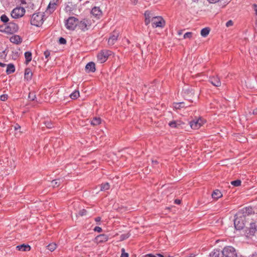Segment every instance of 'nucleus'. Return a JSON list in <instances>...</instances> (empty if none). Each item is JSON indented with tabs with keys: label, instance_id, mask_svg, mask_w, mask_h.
I'll list each match as a JSON object with an SVG mask.
<instances>
[{
	"label": "nucleus",
	"instance_id": "nucleus-9",
	"mask_svg": "<svg viewBox=\"0 0 257 257\" xmlns=\"http://www.w3.org/2000/svg\"><path fill=\"white\" fill-rule=\"evenodd\" d=\"M25 13V10L23 7H17L13 9L11 12V16L14 19L22 17Z\"/></svg>",
	"mask_w": 257,
	"mask_h": 257
},
{
	"label": "nucleus",
	"instance_id": "nucleus-51",
	"mask_svg": "<svg viewBox=\"0 0 257 257\" xmlns=\"http://www.w3.org/2000/svg\"><path fill=\"white\" fill-rule=\"evenodd\" d=\"M15 130H18L19 129H20L21 128V126L20 125H19L18 124H16L15 126Z\"/></svg>",
	"mask_w": 257,
	"mask_h": 257
},
{
	"label": "nucleus",
	"instance_id": "nucleus-64",
	"mask_svg": "<svg viewBox=\"0 0 257 257\" xmlns=\"http://www.w3.org/2000/svg\"><path fill=\"white\" fill-rule=\"evenodd\" d=\"M242 209H252V208L251 207H245L243 208Z\"/></svg>",
	"mask_w": 257,
	"mask_h": 257
},
{
	"label": "nucleus",
	"instance_id": "nucleus-16",
	"mask_svg": "<svg viewBox=\"0 0 257 257\" xmlns=\"http://www.w3.org/2000/svg\"><path fill=\"white\" fill-rule=\"evenodd\" d=\"M91 13L97 19H99L102 16V12L99 7H95L92 8Z\"/></svg>",
	"mask_w": 257,
	"mask_h": 257
},
{
	"label": "nucleus",
	"instance_id": "nucleus-50",
	"mask_svg": "<svg viewBox=\"0 0 257 257\" xmlns=\"http://www.w3.org/2000/svg\"><path fill=\"white\" fill-rule=\"evenodd\" d=\"M181 202V200L178 199H176L174 200V203L177 204H180Z\"/></svg>",
	"mask_w": 257,
	"mask_h": 257
},
{
	"label": "nucleus",
	"instance_id": "nucleus-6",
	"mask_svg": "<svg viewBox=\"0 0 257 257\" xmlns=\"http://www.w3.org/2000/svg\"><path fill=\"white\" fill-rule=\"evenodd\" d=\"M18 26L15 23H8L4 29V32L7 34H12L18 31Z\"/></svg>",
	"mask_w": 257,
	"mask_h": 257
},
{
	"label": "nucleus",
	"instance_id": "nucleus-32",
	"mask_svg": "<svg viewBox=\"0 0 257 257\" xmlns=\"http://www.w3.org/2000/svg\"><path fill=\"white\" fill-rule=\"evenodd\" d=\"M256 231L255 225L254 223H251L250 224V227L249 232L250 234H253Z\"/></svg>",
	"mask_w": 257,
	"mask_h": 257
},
{
	"label": "nucleus",
	"instance_id": "nucleus-46",
	"mask_svg": "<svg viewBox=\"0 0 257 257\" xmlns=\"http://www.w3.org/2000/svg\"><path fill=\"white\" fill-rule=\"evenodd\" d=\"M45 56V58L46 59H48V57L50 56V51H49L48 50H47L46 51L44 52V53Z\"/></svg>",
	"mask_w": 257,
	"mask_h": 257
},
{
	"label": "nucleus",
	"instance_id": "nucleus-41",
	"mask_svg": "<svg viewBox=\"0 0 257 257\" xmlns=\"http://www.w3.org/2000/svg\"><path fill=\"white\" fill-rule=\"evenodd\" d=\"M120 257H128V254L125 252V250L123 248L121 249V254Z\"/></svg>",
	"mask_w": 257,
	"mask_h": 257
},
{
	"label": "nucleus",
	"instance_id": "nucleus-43",
	"mask_svg": "<svg viewBox=\"0 0 257 257\" xmlns=\"http://www.w3.org/2000/svg\"><path fill=\"white\" fill-rule=\"evenodd\" d=\"M28 97L30 100L33 101L36 98V95L30 93Z\"/></svg>",
	"mask_w": 257,
	"mask_h": 257
},
{
	"label": "nucleus",
	"instance_id": "nucleus-63",
	"mask_svg": "<svg viewBox=\"0 0 257 257\" xmlns=\"http://www.w3.org/2000/svg\"><path fill=\"white\" fill-rule=\"evenodd\" d=\"M178 35H182V31H178Z\"/></svg>",
	"mask_w": 257,
	"mask_h": 257
},
{
	"label": "nucleus",
	"instance_id": "nucleus-49",
	"mask_svg": "<svg viewBox=\"0 0 257 257\" xmlns=\"http://www.w3.org/2000/svg\"><path fill=\"white\" fill-rule=\"evenodd\" d=\"M210 3L215 4L218 2L220 0H207Z\"/></svg>",
	"mask_w": 257,
	"mask_h": 257
},
{
	"label": "nucleus",
	"instance_id": "nucleus-14",
	"mask_svg": "<svg viewBox=\"0 0 257 257\" xmlns=\"http://www.w3.org/2000/svg\"><path fill=\"white\" fill-rule=\"evenodd\" d=\"M58 0H53L51 1L47 7V13L52 14L56 9L57 3Z\"/></svg>",
	"mask_w": 257,
	"mask_h": 257
},
{
	"label": "nucleus",
	"instance_id": "nucleus-33",
	"mask_svg": "<svg viewBox=\"0 0 257 257\" xmlns=\"http://www.w3.org/2000/svg\"><path fill=\"white\" fill-rule=\"evenodd\" d=\"M241 181L239 180H236L231 182V184L235 187H238L241 185Z\"/></svg>",
	"mask_w": 257,
	"mask_h": 257
},
{
	"label": "nucleus",
	"instance_id": "nucleus-4",
	"mask_svg": "<svg viewBox=\"0 0 257 257\" xmlns=\"http://www.w3.org/2000/svg\"><path fill=\"white\" fill-rule=\"evenodd\" d=\"M152 25L153 28H164L165 26V21L160 16H155L152 19Z\"/></svg>",
	"mask_w": 257,
	"mask_h": 257
},
{
	"label": "nucleus",
	"instance_id": "nucleus-25",
	"mask_svg": "<svg viewBox=\"0 0 257 257\" xmlns=\"http://www.w3.org/2000/svg\"><path fill=\"white\" fill-rule=\"evenodd\" d=\"M15 71V65L13 64H9L7 65V68L6 70V73L7 74H10L14 73Z\"/></svg>",
	"mask_w": 257,
	"mask_h": 257
},
{
	"label": "nucleus",
	"instance_id": "nucleus-57",
	"mask_svg": "<svg viewBox=\"0 0 257 257\" xmlns=\"http://www.w3.org/2000/svg\"><path fill=\"white\" fill-rule=\"evenodd\" d=\"M252 113L254 115L257 114V108H255L253 110Z\"/></svg>",
	"mask_w": 257,
	"mask_h": 257
},
{
	"label": "nucleus",
	"instance_id": "nucleus-45",
	"mask_svg": "<svg viewBox=\"0 0 257 257\" xmlns=\"http://www.w3.org/2000/svg\"><path fill=\"white\" fill-rule=\"evenodd\" d=\"M86 213V210H80L79 211L78 214L80 216H82L85 215Z\"/></svg>",
	"mask_w": 257,
	"mask_h": 257
},
{
	"label": "nucleus",
	"instance_id": "nucleus-42",
	"mask_svg": "<svg viewBox=\"0 0 257 257\" xmlns=\"http://www.w3.org/2000/svg\"><path fill=\"white\" fill-rule=\"evenodd\" d=\"M8 99V95L3 94L0 96V99L2 101H6Z\"/></svg>",
	"mask_w": 257,
	"mask_h": 257
},
{
	"label": "nucleus",
	"instance_id": "nucleus-2",
	"mask_svg": "<svg viewBox=\"0 0 257 257\" xmlns=\"http://www.w3.org/2000/svg\"><path fill=\"white\" fill-rule=\"evenodd\" d=\"M44 15L41 13H35L32 15L31 24L32 25L40 27L44 22Z\"/></svg>",
	"mask_w": 257,
	"mask_h": 257
},
{
	"label": "nucleus",
	"instance_id": "nucleus-34",
	"mask_svg": "<svg viewBox=\"0 0 257 257\" xmlns=\"http://www.w3.org/2000/svg\"><path fill=\"white\" fill-rule=\"evenodd\" d=\"M130 233L127 232L126 233L122 234L120 236V240L122 241L124 240L130 236Z\"/></svg>",
	"mask_w": 257,
	"mask_h": 257
},
{
	"label": "nucleus",
	"instance_id": "nucleus-40",
	"mask_svg": "<svg viewBox=\"0 0 257 257\" xmlns=\"http://www.w3.org/2000/svg\"><path fill=\"white\" fill-rule=\"evenodd\" d=\"M59 43L60 44H63V45L66 44V40L65 38H64L63 37H60L59 39Z\"/></svg>",
	"mask_w": 257,
	"mask_h": 257
},
{
	"label": "nucleus",
	"instance_id": "nucleus-54",
	"mask_svg": "<svg viewBox=\"0 0 257 257\" xmlns=\"http://www.w3.org/2000/svg\"><path fill=\"white\" fill-rule=\"evenodd\" d=\"M197 120H198L199 124H200L201 126L202 124L203 120L201 118L197 119Z\"/></svg>",
	"mask_w": 257,
	"mask_h": 257
},
{
	"label": "nucleus",
	"instance_id": "nucleus-20",
	"mask_svg": "<svg viewBox=\"0 0 257 257\" xmlns=\"http://www.w3.org/2000/svg\"><path fill=\"white\" fill-rule=\"evenodd\" d=\"M156 16L154 14L150 11H146V25H147L150 23L152 19L155 17Z\"/></svg>",
	"mask_w": 257,
	"mask_h": 257
},
{
	"label": "nucleus",
	"instance_id": "nucleus-55",
	"mask_svg": "<svg viewBox=\"0 0 257 257\" xmlns=\"http://www.w3.org/2000/svg\"><path fill=\"white\" fill-rule=\"evenodd\" d=\"M101 220V217H97L95 218V221L96 222H99Z\"/></svg>",
	"mask_w": 257,
	"mask_h": 257
},
{
	"label": "nucleus",
	"instance_id": "nucleus-28",
	"mask_svg": "<svg viewBox=\"0 0 257 257\" xmlns=\"http://www.w3.org/2000/svg\"><path fill=\"white\" fill-rule=\"evenodd\" d=\"M210 29L208 27L204 28L202 29L201 31V35L202 36L205 37H206L209 33Z\"/></svg>",
	"mask_w": 257,
	"mask_h": 257
},
{
	"label": "nucleus",
	"instance_id": "nucleus-53",
	"mask_svg": "<svg viewBox=\"0 0 257 257\" xmlns=\"http://www.w3.org/2000/svg\"><path fill=\"white\" fill-rule=\"evenodd\" d=\"M146 257H156L155 255L149 253L147 254H146Z\"/></svg>",
	"mask_w": 257,
	"mask_h": 257
},
{
	"label": "nucleus",
	"instance_id": "nucleus-7",
	"mask_svg": "<svg viewBox=\"0 0 257 257\" xmlns=\"http://www.w3.org/2000/svg\"><path fill=\"white\" fill-rule=\"evenodd\" d=\"M77 26L79 29L83 32L88 30L91 26L90 21L87 19H84L80 21H78Z\"/></svg>",
	"mask_w": 257,
	"mask_h": 257
},
{
	"label": "nucleus",
	"instance_id": "nucleus-21",
	"mask_svg": "<svg viewBox=\"0 0 257 257\" xmlns=\"http://www.w3.org/2000/svg\"><path fill=\"white\" fill-rule=\"evenodd\" d=\"M10 40L12 43H15L16 44H20L22 42V39L21 37L20 36H19V35L13 36L12 37H11L10 38Z\"/></svg>",
	"mask_w": 257,
	"mask_h": 257
},
{
	"label": "nucleus",
	"instance_id": "nucleus-59",
	"mask_svg": "<svg viewBox=\"0 0 257 257\" xmlns=\"http://www.w3.org/2000/svg\"><path fill=\"white\" fill-rule=\"evenodd\" d=\"M131 1L133 4L135 5H136L138 2V0H131Z\"/></svg>",
	"mask_w": 257,
	"mask_h": 257
},
{
	"label": "nucleus",
	"instance_id": "nucleus-15",
	"mask_svg": "<svg viewBox=\"0 0 257 257\" xmlns=\"http://www.w3.org/2000/svg\"><path fill=\"white\" fill-rule=\"evenodd\" d=\"M108 239V236L105 234H99L95 238L96 242L98 243L106 242Z\"/></svg>",
	"mask_w": 257,
	"mask_h": 257
},
{
	"label": "nucleus",
	"instance_id": "nucleus-52",
	"mask_svg": "<svg viewBox=\"0 0 257 257\" xmlns=\"http://www.w3.org/2000/svg\"><path fill=\"white\" fill-rule=\"evenodd\" d=\"M49 206H47V204H46L45 207H49V208H51V207H53V205L54 204L53 203H49L48 204Z\"/></svg>",
	"mask_w": 257,
	"mask_h": 257
},
{
	"label": "nucleus",
	"instance_id": "nucleus-18",
	"mask_svg": "<svg viewBox=\"0 0 257 257\" xmlns=\"http://www.w3.org/2000/svg\"><path fill=\"white\" fill-rule=\"evenodd\" d=\"M16 249L19 251H27L31 250V246L29 244H22L16 246Z\"/></svg>",
	"mask_w": 257,
	"mask_h": 257
},
{
	"label": "nucleus",
	"instance_id": "nucleus-48",
	"mask_svg": "<svg viewBox=\"0 0 257 257\" xmlns=\"http://www.w3.org/2000/svg\"><path fill=\"white\" fill-rule=\"evenodd\" d=\"M233 25V22L231 20H229L226 23V26L227 27H229L230 26H232Z\"/></svg>",
	"mask_w": 257,
	"mask_h": 257
},
{
	"label": "nucleus",
	"instance_id": "nucleus-60",
	"mask_svg": "<svg viewBox=\"0 0 257 257\" xmlns=\"http://www.w3.org/2000/svg\"><path fill=\"white\" fill-rule=\"evenodd\" d=\"M6 66V64H4V63H3L2 62H0V66L1 67H4Z\"/></svg>",
	"mask_w": 257,
	"mask_h": 257
},
{
	"label": "nucleus",
	"instance_id": "nucleus-26",
	"mask_svg": "<svg viewBox=\"0 0 257 257\" xmlns=\"http://www.w3.org/2000/svg\"><path fill=\"white\" fill-rule=\"evenodd\" d=\"M32 53L30 51H27L25 53V57L26 59L25 64L28 65L32 60Z\"/></svg>",
	"mask_w": 257,
	"mask_h": 257
},
{
	"label": "nucleus",
	"instance_id": "nucleus-8",
	"mask_svg": "<svg viewBox=\"0 0 257 257\" xmlns=\"http://www.w3.org/2000/svg\"><path fill=\"white\" fill-rule=\"evenodd\" d=\"M223 254L225 257H237L235 249L231 246H226L223 248Z\"/></svg>",
	"mask_w": 257,
	"mask_h": 257
},
{
	"label": "nucleus",
	"instance_id": "nucleus-1",
	"mask_svg": "<svg viewBox=\"0 0 257 257\" xmlns=\"http://www.w3.org/2000/svg\"><path fill=\"white\" fill-rule=\"evenodd\" d=\"M252 210H239L234 216V225L236 229L241 230L244 227L245 217L249 214H254Z\"/></svg>",
	"mask_w": 257,
	"mask_h": 257
},
{
	"label": "nucleus",
	"instance_id": "nucleus-24",
	"mask_svg": "<svg viewBox=\"0 0 257 257\" xmlns=\"http://www.w3.org/2000/svg\"><path fill=\"white\" fill-rule=\"evenodd\" d=\"M190 127L193 129H198L200 127V125L199 124L198 120H192L189 122Z\"/></svg>",
	"mask_w": 257,
	"mask_h": 257
},
{
	"label": "nucleus",
	"instance_id": "nucleus-47",
	"mask_svg": "<svg viewBox=\"0 0 257 257\" xmlns=\"http://www.w3.org/2000/svg\"><path fill=\"white\" fill-rule=\"evenodd\" d=\"M252 8L254 9V11H255V14L257 16V5L255 4H254L252 5Z\"/></svg>",
	"mask_w": 257,
	"mask_h": 257
},
{
	"label": "nucleus",
	"instance_id": "nucleus-5",
	"mask_svg": "<svg viewBox=\"0 0 257 257\" xmlns=\"http://www.w3.org/2000/svg\"><path fill=\"white\" fill-rule=\"evenodd\" d=\"M78 19L74 17H70L65 22V26L69 30H74L77 26Z\"/></svg>",
	"mask_w": 257,
	"mask_h": 257
},
{
	"label": "nucleus",
	"instance_id": "nucleus-30",
	"mask_svg": "<svg viewBox=\"0 0 257 257\" xmlns=\"http://www.w3.org/2000/svg\"><path fill=\"white\" fill-rule=\"evenodd\" d=\"M186 107L183 102L174 103V108L175 109H180L181 108Z\"/></svg>",
	"mask_w": 257,
	"mask_h": 257
},
{
	"label": "nucleus",
	"instance_id": "nucleus-35",
	"mask_svg": "<svg viewBox=\"0 0 257 257\" xmlns=\"http://www.w3.org/2000/svg\"><path fill=\"white\" fill-rule=\"evenodd\" d=\"M56 248L55 243H51L47 246V249L51 251L54 250Z\"/></svg>",
	"mask_w": 257,
	"mask_h": 257
},
{
	"label": "nucleus",
	"instance_id": "nucleus-38",
	"mask_svg": "<svg viewBox=\"0 0 257 257\" xmlns=\"http://www.w3.org/2000/svg\"><path fill=\"white\" fill-rule=\"evenodd\" d=\"M51 184L53 187H58L60 185V180H54L51 182Z\"/></svg>",
	"mask_w": 257,
	"mask_h": 257
},
{
	"label": "nucleus",
	"instance_id": "nucleus-13",
	"mask_svg": "<svg viewBox=\"0 0 257 257\" xmlns=\"http://www.w3.org/2000/svg\"><path fill=\"white\" fill-rule=\"evenodd\" d=\"M169 125L172 128H182L184 123L181 120H173L171 121L168 123Z\"/></svg>",
	"mask_w": 257,
	"mask_h": 257
},
{
	"label": "nucleus",
	"instance_id": "nucleus-56",
	"mask_svg": "<svg viewBox=\"0 0 257 257\" xmlns=\"http://www.w3.org/2000/svg\"><path fill=\"white\" fill-rule=\"evenodd\" d=\"M78 202H74L73 203V207H74V208L79 207V206H77V205L78 204Z\"/></svg>",
	"mask_w": 257,
	"mask_h": 257
},
{
	"label": "nucleus",
	"instance_id": "nucleus-12",
	"mask_svg": "<svg viewBox=\"0 0 257 257\" xmlns=\"http://www.w3.org/2000/svg\"><path fill=\"white\" fill-rule=\"evenodd\" d=\"M194 94V92L192 89H186L184 91V97L185 99L192 102H193L192 98Z\"/></svg>",
	"mask_w": 257,
	"mask_h": 257
},
{
	"label": "nucleus",
	"instance_id": "nucleus-36",
	"mask_svg": "<svg viewBox=\"0 0 257 257\" xmlns=\"http://www.w3.org/2000/svg\"><path fill=\"white\" fill-rule=\"evenodd\" d=\"M1 20L4 23H7L9 21V19L6 15H3L1 17Z\"/></svg>",
	"mask_w": 257,
	"mask_h": 257
},
{
	"label": "nucleus",
	"instance_id": "nucleus-27",
	"mask_svg": "<svg viewBox=\"0 0 257 257\" xmlns=\"http://www.w3.org/2000/svg\"><path fill=\"white\" fill-rule=\"evenodd\" d=\"M101 122V119L100 117H93V118L91 120V124L92 125L95 126V125H97L100 124Z\"/></svg>",
	"mask_w": 257,
	"mask_h": 257
},
{
	"label": "nucleus",
	"instance_id": "nucleus-31",
	"mask_svg": "<svg viewBox=\"0 0 257 257\" xmlns=\"http://www.w3.org/2000/svg\"><path fill=\"white\" fill-rule=\"evenodd\" d=\"M79 96V92L78 90H75L70 95V97L72 99H75Z\"/></svg>",
	"mask_w": 257,
	"mask_h": 257
},
{
	"label": "nucleus",
	"instance_id": "nucleus-19",
	"mask_svg": "<svg viewBox=\"0 0 257 257\" xmlns=\"http://www.w3.org/2000/svg\"><path fill=\"white\" fill-rule=\"evenodd\" d=\"M210 257H224L223 249L222 251L214 249L210 253Z\"/></svg>",
	"mask_w": 257,
	"mask_h": 257
},
{
	"label": "nucleus",
	"instance_id": "nucleus-22",
	"mask_svg": "<svg viewBox=\"0 0 257 257\" xmlns=\"http://www.w3.org/2000/svg\"><path fill=\"white\" fill-rule=\"evenodd\" d=\"M25 79L27 81L30 80L32 79L33 73L29 68H27L25 70Z\"/></svg>",
	"mask_w": 257,
	"mask_h": 257
},
{
	"label": "nucleus",
	"instance_id": "nucleus-37",
	"mask_svg": "<svg viewBox=\"0 0 257 257\" xmlns=\"http://www.w3.org/2000/svg\"><path fill=\"white\" fill-rule=\"evenodd\" d=\"M44 124L48 128H51L53 127V124L51 121L47 120L44 121Z\"/></svg>",
	"mask_w": 257,
	"mask_h": 257
},
{
	"label": "nucleus",
	"instance_id": "nucleus-58",
	"mask_svg": "<svg viewBox=\"0 0 257 257\" xmlns=\"http://www.w3.org/2000/svg\"><path fill=\"white\" fill-rule=\"evenodd\" d=\"M5 27L3 26H0V31L2 32H4V29Z\"/></svg>",
	"mask_w": 257,
	"mask_h": 257
},
{
	"label": "nucleus",
	"instance_id": "nucleus-62",
	"mask_svg": "<svg viewBox=\"0 0 257 257\" xmlns=\"http://www.w3.org/2000/svg\"><path fill=\"white\" fill-rule=\"evenodd\" d=\"M157 255L159 256V257H164V256L162 254H160V253H158L157 254Z\"/></svg>",
	"mask_w": 257,
	"mask_h": 257
},
{
	"label": "nucleus",
	"instance_id": "nucleus-39",
	"mask_svg": "<svg viewBox=\"0 0 257 257\" xmlns=\"http://www.w3.org/2000/svg\"><path fill=\"white\" fill-rule=\"evenodd\" d=\"M192 35L193 33L192 32H187L184 35L183 38L184 39H190L192 37Z\"/></svg>",
	"mask_w": 257,
	"mask_h": 257
},
{
	"label": "nucleus",
	"instance_id": "nucleus-23",
	"mask_svg": "<svg viewBox=\"0 0 257 257\" xmlns=\"http://www.w3.org/2000/svg\"><path fill=\"white\" fill-rule=\"evenodd\" d=\"M212 197L214 199H218L222 196L221 192L218 189L215 190L211 194Z\"/></svg>",
	"mask_w": 257,
	"mask_h": 257
},
{
	"label": "nucleus",
	"instance_id": "nucleus-3",
	"mask_svg": "<svg viewBox=\"0 0 257 257\" xmlns=\"http://www.w3.org/2000/svg\"><path fill=\"white\" fill-rule=\"evenodd\" d=\"M113 54L112 52L108 50H101L97 56V61L100 63H103L105 62L109 56L112 55Z\"/></svg>",
	"mask_w": 257,
	"mask_h": 257
},
{
	"label": "nucleus",
	"instance_id": "nucleus-44",
	"mask_svg": "<svg viewBox=\"0 0 257 257\" xmlns=\"http://www.w3.org/2000/svg\"><path fill=\"white\" fill-rule=\"evenodd\" d=\"M93 230L98 232H101L102 231V228L99 226H95Z\"/></svg>",
	"mask_w": 257,
	"mask_h": 257
},
{
	"label": "nucleus",
	"instance_id": "nucleus-10",
	"mask_svg": "<svg viewBox=\"0 0 257 257\" xmlns=\"http://www.w3.org/2000/svg\"><path fill=\"white\" fill-rule=\"evenodd\" d=\"M119 35V32L118 31L116 30L113 31L108 39V44L109 45H113L114 44L117 40Z\"/></svg>",
	"mask_w": 257,
	"mask_h": 257
},
{
	"label": "nucleus",
	"instance_id": "nucleus-29",
	"mask_svg": "<svg viewBox=\"0 0 257 257\" xmlns=\"http://www.w3.org/2000/svg\"><path fill=\"white\" fill-rule=\"evenodd\" d=\"M110 185L108 183H102L100 185V190L106 191L109 189Z\"/></svg>",
	"mask_w": 257,
	"mask_h": 257
},
{
	"label": "nucleus",
	"instance_id": "nucleus-17",
	"mask_svg": "<svg viewBox=\"0 0 257 257\" xmlns=\"http://www.w3.org/2000/svg\"><path fill=\"white\" fill-rule=\"evenodd\" d=\"M85 69L88 72H94L96 70L95 63L93 62L88 63L85 66Z\"/></svg>",
	"mask_w": 257,
	"mask_h": 257
},
{
	"label": "nucleus",
	"instance_id": "nucleus-11",
	"mask_svg": "<svg viewBox=\"0 0 257 257\" xmlns=\"http://www.w3.org/2000/svg\"><path fill=\"white\" fill-rule=\"evenodd\" d=\"M209 82H210L213 86L216 87H219L221 84L220 78L217 75L210 76L209 77Z\"/></svg>",
	"mask_w": 257,
	"mask_h": 257
},
{
	"label": "nucleus",
	"instance_id": "nucleus-61",
	"mask_svg": "<svg viewBox=\"0 0 257 257\" xmlns=\"http://www.w3.org/2000/svg\"><path fill=\"white\" fill-rule=\"evenodd\" d=\"M152 163L153 164H157L158 163V162L156 160H155V161L152 160Z\"/></svg>",
	"mask_w": 257,
	"mask_h": 257
}]
</instances>
